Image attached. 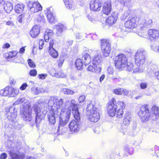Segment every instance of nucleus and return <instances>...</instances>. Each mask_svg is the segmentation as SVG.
<instances>
[{"instance_id": "37998d69", "label": "nucleus", "mask_w": 159, "mask_h": 159, "mask_svg": "<svg viewBox=\"0 0 159 159\" xmlns=\"http://www.w3.org/2000/svg\"><path fill=\"white\" fill-rule=\"evenodd\" d=\"M125 66L127 67V69L129 71H132L134 68L133 64L131 63H127Z\"/></svg>"}, {"instance_id": "aec40b11", "label": "nucleus", "mask_w": 159, "mask_h": 159, "mask_svg": "<svg viewBox=\"0 0 159 159\" xmlns=\"http://www.w3.org/2000/svg\"><path fill=\"white\" fill-rule=\"evenodd\" d=\"M111 4L110 1L105 2L103 7L102 12L104 14L108 15L110 13L111 11Z\"/></svg>"}, {"instance_id": "7ed1b4c3", "label": "nucleus", "mask_w": 159, "mask_h": 159, "mask_svg": "<svg viewBox=\"0 0 159 159\" xmlns=\"http://www.w3.org/2000/svg\"><path fill=\"white\" fill-rule=\"evenodd\" d=\"M72 113L74 118L77 121L73 120L70 122L69 127L70 131L72 133H76L78 132L80 129H84V128L80 124V118L78 109L73 111Z\"/></svg>"}, {"instance_id": "7c9ffc66", "label": "nucleus", "mask_w": 159, "mask_h": 159, "mask_svg": "<svg viewBox=\"0 0 159 159\" xmlns=\"http://www.w3.org/2000/svg\"><path fill=\"white\" fill-rule=\"evenodd\" d=\"M53 34L52 30H47L45 33L44 38L45 41L48 42L50 39H51Z\"/></svg>"}, {"instance_id": "2eb2a0df", "label": "nucleus", "mask_w": 159, "mask_h": 159, "mask_svg": "<svg viewBox=\"0 0 159 159\" xmlns=\"http://www.w3.org/2000/svg\"><path fill=\"white\" fill-rule=\"evenodd\" d=\"M102 5V0H94L91 1L90 3V9L93 11H99L100 10Z\"/></svg>"}, {"instance_id": "c03bdc74", "label": "nucleus", "mask_w": 159, "mask_h": 159, "mask_svg": "<svg viewBox=\"0 0 159 159\" xmlns=\"http://www.w3.org/2000/svg\"><path fill=\"white\" fill-rule=\"evenodd\" d=\"M27 62L30 66L32 68H34L36 66V65L34 62L31 59H29L27 60Z\"/></svg>"}, {"instance_id": "cd10ccee", "label": "nucleus", "mask_w": 159, "mask_h": 159, "mask_svg": "<svg viewBox=\"0 0 159 159\" xmlns=\"http://www.w3.org/2000/svg\"><path fill=\"white\" fill-rule=\"evenodd\" d=\"M82 61L84 64L85 66L89 64L91 62L90 56L87 53H85L82 57Z\"/></svg>"}, {"instance_id": "bf43d9fd", "label": "nucleus", "mask_w": 159, "mask_h": 159, "mask_svg": "<svg viewBox=\"0 0 159 159\" xmlns=\"http://www.w3.org/2000/svg\"><path fill=\"white\" fill-rule=\"evenodd\" d=\"M17 53L16 51H13L12 52L10 53L9 54V57L11 58H12L16 56Z\"/></svg>"}, {"instance_id": "b1692460", "label": "nucleus", "mask_w": 159, "mask_h": 159, "mask_svg": "<svg viewBox=\"0 0 159 159\" xmlns=\"http://www.w3.org/2000/svg\"><path fill=\"white\" fill-rule=\"evenodd\" d=\"M102 62V57L100 55H98L94 56L92 61V63L93 65L96 66H99Z\"/></svg>"}, {"instance_id": "0e129e2a", "label": "nucleus", "mask_w": 159, "mask_h": 159, "mask_svg": "<svg viewBox=\"0 0 159 159\" xmlns=\"http://www.w3.org/2000/svg\"><path fill=\"white\" fill-rule=\"evenodd\" d=\"M7 157V155L6 153H2L0 155V159H6Z\"/></svg>"}, {"instance_id": "6e6d98bb", "label": "nucleus", "mask_w": 159, "mask_h": 159, "mask_svg": "<svg viewBox=\"0 0 159 159\" xmlns=\"http://www.w3.org/2000/svg\"><path fill=\"white\" fill-rule=\"evenodd\" d=\"M54 44V40L53 39H52L50 41L49 43V49H51L52 48H53V45Z\"/></svg>"}, {"instance_id": "e2e57ef3", "label": "nucleus", "mask_w": 159, "mask_h": 159, "mask_svg": "<svg viewBox=\"0 0 159 159\" xmlns=\"http://www.w3.org/2000/svg\"><path fill=\"white\" fill-rule=\"evenodd\" d=\"M113 69L112 67H108L107 68V73L109 74H112L113 72Z\"/></svg>"}, {"instance_id": "473e14b6", "label": "nucleus", "mask_w": 159, "mask_h": 159, "mask_svg": "<svg viewBox=\"0 0 159 159\" xmlns=\"http://www.w3.org/2000/svg\"><path fill=\"white\" fill-rule=\"evenodd\" d=\"M24 7L25 5L24 4H18L15 7V11L16 13H20L23 11Z\"/></svg>"}, {"instance_id": "6ab92c4d", "label": "nucleus", "mask_w": 159, "mask_h": 159, "mask_svg": "<svg viewBox=\"0 0 159 159\" xmlns=\"http://www.w3.org/2000/svg\"><path fill=\"white\" fill-rule=\"evenodd\" d=\"M1 5H3L4 9L7 13H10L13 9L11 3L8 2H5L3 0H0V6Z\"/></svg>"}, {"instance_id": "f8f14e48", "label": "nucleus", "mask_w": 159, "mask_h": 159, "mask_svg": "<svg viewBox=\"0 0 159 159\" xmlns=\"http://www.w3.org/2000/svg\"><path fill=\"white\" fill-rule=\"evenodd\" d=\"M27 3L28 7L32 13H35L42 9V7L38 2L29 1Z\"/></svg>"}, {"instance_id": "20e7f679", "label": "nucleus", "mask_w": 159, "mask_h": 159, "mask_svg": "<svg viewBox=\"0 0 159 159\" xmlns=\"http://www.w3.org/2000/svg\"><path fill=\"white\" fill-rule=\"evenodd\" d=\"M117 104L122 110L125 109L126 106L124 102L118 101L116 103L115 98H113L107 103L108 113L110 116L113 117L116 115L117 107Z\"/></svg>"}, {"instance_id": "338daca9", "label": "nucleus", "mask_w": 159, "mask_h": 159, "mask_svg": "<svg viewBox=\"0 0 159 159\" xmlns=\"http://www.w3.org/2000/svg\"><path fill=\"white\" fill-rule=\"evenodd\" d=\"M142 71V70L141 69H140V68L137 67L136 68L134 69L133 72L134 73H138L141 72Z\"/></svg>"}, {"instance_id": "4c0bfd02", "label": "nucleus", "mask_w": 159, "mask_h": 159, "mask_svg": "<svg viewBox=\"0 0 159 159\" xmlns=\"http://www.w3.org/2000/svg\"><path fill=\"white\" fill-rule=\"evenodd\" d=\"M53 76L57 78H64L66 77V75L62 71L60 70L58 72L55 73Z\"/></svg>"}, {"instance_id": "423d86ee", "label": "nucleus", "mask_w": 159, "mask_h": 159, "mask_svg": "<svg viewBox=\"0 0 159 159\" xmlns=\"http://www.w3.org/2000/svg\"><path fill=\"white\" fill-rule=\"evenodd\" d=\"M8 111L7 112V116L8 120L12 122L11 124L13 128L17 129L20 128V125L17 121H15L17 116V111L15 108L11 107L9 108H7Z\"/></svg>"}, {"instance_id": "4be33fe9", "label": "nucleus", "mask_w": 159, "mask_h": 159, "mask_svg": "<svg viewBox=\"0 0 159 159\" xmlns=\"http://www.w3.org/2000/svg\"><path fill=\"white\" fill-rule=\"evenodd\" d=\"M118 18L115 12L112 14L111 16H109L107 19V23L110 25L112 26L116 21Z\"/></svg>"}, {"instance_id": "58836bf2", "label": "nucleus", "mask_w": 159, "mask_h": 159, "mask_svg": "<svg viewBox=\"0 0 159 159\" xmlns=\"http://www.w3.org/2000/svg\"><path fill=\"white\" fill-rule=\"evenodd\" d=\"M152 20H149L145 21L143 24V27L141 26L143 28H146L148 26L151 25L152 23Z\"/></svg>"}, {"instance_id": "13d9d810", "label": "nucleus", "mask_w": 159, "mask_h": 159, "mask_svg": "<svg viewBox=\"0 0 159 159\" xmlns=\"http://www.w3.org/2000/svg\"><path fill=\"white\" fill-rule=\"evenodd\" d=\"M131 12L130 10H128L125 12L124 14V17L126 18L128 15H129Z\"/></svg>"}, {"instance_id": "6e6552de", "label": "nucleus", "mask_w": 159, "mask_h": 159, "mask_svg": "<svg viewBox=\"0 0 159 159\" xmlns=\"http://www.w3.org/2000/svg\"><path fill=\"white\" fill-rule=\"evenodd\" d=\"M71 111V109L69 108L60 111L59 122L61 126H65L68 122L70 117Z\"/></svg>"}, {"instance_id": "412c9836", "label": "nucleus", "mask_w": 159, "mask_h": 159, "mask_svg": "<svg viewBox=\"0 0 159 159\" xmlns=\"http://www.w3.org/2000/svg\"><path fill=\"white\" fill-rule=\"evenodd\" d=\"M40 26L38 25H35L31 30L30 34L32 38H36L40 33Z\"/></svg>"}, {"instance_id": "39448f33", "label": "nucleus", "mask_w": 159, "mask_h": 159, "mask_svg": "<svg viewBox=\"0 0 159 159\" xmlns=\"http://www.w3.org/2000/svg\"><path fill=\"white\" fill-rule=\"evenodd\" d=\"M86 110L88 114L89 120L92 122H97L100 119V114L98 108L95 107L94 103L91 102L88 105Z\"/></svg>"}, {"instance_id": "864d4df0", "label": "nucleus", "mask_w": 159, "mask_h": 159, "mask_svg": "<svg viewBox=\"0 0 159 159\" xmlns=\"http://www.w3.org/2000/svg\"><path fill=\"white\" fill-rule=\"evenodd\" d=\"M12 90L13 97H14L15 95H17L19 93V90L18 89H15L12 88Z\"/></svg>"}, {"instance_id": "de8ad7c7", "label": "nucleus", "mask_w": 159, "mask_h": 159, "mask_svg": "<svg viewBox=\"0 0 159 159\" xmlns=\"http://www.w3.org/2000/svg\"><path fill=\"white\" fill-rule=\"evenodd\" d=\"M37 74V72L35 69L31 70L29 72V75L32 76H35Z\"/></svg>"}, {"instance_id": "4d7b16f0", "label": "nucleus", "mask_w": 159, "mask_h": 159, "mask_svg": "<svg viewBox=\"0 0 159 159\" xmlns=\"http://www.w3.org/2000/svg\"><path fill=\"white\" fill-rule=\"evenodd\" d=\"M159 149V148L156 145L154 147V150L155 151L154 153V154H152L153 156H156L157 157H158V156L157 155V153H156L157 150H158Z\"/></svg>"}, {"instance_id": "4468645a", "label": "nucleus", "mask_w": 159, "mask_h": 159, "mask_svg": "<svg viewBox=\"0 0 159 159\" xmlns=\"http://www.w3.org/2000/svg\"><path fill=\"white\" fill-rule=\"evenodd\" d=\"M34 108L36 114L35 123L38 125L43 118L44 116L42 115L40 107H38L37 105L34 106Z\"/></svg>"}, {"instance_id": "bb28decb", "label": "nucleus", "mask_w": 159, "mask_h": 159, "mask_svg": "<svg viewBox=\"0 0 159 159\" xmlns=\"http://www.w3.org/2000/svg\"><path fill=\"white\" fill-rule=\"evenodd\" d=\"M57 98L55 97H51L50 98L48 102V105L49 108V110L54 111L52 109V107L56 104Z\"/></svg>"}, {"instance_id": "c85d7f7f", "label": "nucleus", "mask_w": 159, "mask_h": 159, "mask_svg": "<svg viewBox=\"0 0 159 159\" xmlns=\"http://www.w3.org/2000/svg\"><path fill=\"white\" fill-rule=\"evenodd\" d=\"M94 67H93L91 65H89V66L87 68V70L91 72L98 73L101 72V68L100 66L98 67L96 66V65H94Z\"/></svg>"}, {"instance_id": "f257e3e1", "label": "nucleus", "mask_w": 159, "mask_h": 159, "mask_svg": "<svg viewBox=\"0 0 159 159\" xmlns=\"http://www.w3.org/2000/svg\"><path fill=\"white\" fill-rule=\"evenodd\" d=\"M138 115L142 122H146L152 120H156L159 116L158 107L153 106L150 110L148 105H143L140 107Z\"/></svg>"}, {"instance_id": "49530a36", "label": "nucleus", "mask_w": 159, "mask_h": 159, "mask_svg": "<svg viewBox=\"0 0 159 159\" xmlns=\"http://www.w3.org/2000/svg\"><path fill=\"white\" fill-rule=\"evenodd\" d=\"M43 89L40 88H36L33 89L34 93L35 94H38L42 91Z\"/></svg>"}, {"instance_id": "79ce46f5", "label": "nucleus", "mask_w": 159, "mask_h": 159, "mask_svg": "<svg viewBox=\"0 0 159 159\" xmlns=\"http://www.w3.org/2000/svg\"><path fill=\"white\" fill-rule=\"evenodd\" d=\"M123 89L122 88L115 89L113 90V93L116 94L121 95L123 92Z\"/></svg>"}, {"instance_id": "603ef678", "label": "nucleus", "mask_w": 159, "mask_h": 159, "mask_svg": "<svg viewBox=\"0 0 159 159\" xmlns=\"http://www.w3.org/2000/svg\"><path fill=\"white\" fill-rule=\"evenodd\" d=\"M44 44V42L42 39H40L39 42V48L40 49H42L43 48V46Z\"/></svg>"}, {"instance_id": "72a5a7b5", "label": "nucleus", "mask_w": 159, "mask_h": 159, "mask_svg": "<svg viewBox=\"0 0 159 159\" xmlns=\"http://www.w3.org/2000/svg\"><path fill=\"white\" fill-rule=\"evenodd\" d=\"M59 125L57 129V133L58 135H64V134L67 130V128L65 127H63V126L61 127Z\"/></svg>"}, {"instance_id": "5701e85b", "label": "nucleus", "mask_w": 159, "mask_h": 159, "mask_svg": "<svg viewBox=\"0 0 159 159\" xmlns=\"http://www.w3.org/2000/svg\"><path fill=\"white\" fill-rule=\"evenodd\" d=\"M44 13L47 16L48 20L50 23H52L54 22L55 20V16L51 10L47 9L44 11Z\"/></svg>"}, {"instance_id": "9d476101", "label": "nucleus", "mask_w": 159, "mask_h": 159, "mask_svg": "<svg viewBox=\"0 0 159 159\" xmlns=\"http://www.w3.org/2000/svg\"><path fill=\"white\" fill-rule=\"evenodd\" d=\"M101 49L104 57L109 56L111 51V43L109 40L103 39L101 41Z\"/></svg>"}, {"instance_id": "2f4dec72", "label": "nucleus", "mask_w": 159, "mask_h": 159, "mask_svg": "<svg viewBox=\"0 0 159 159\" xmlns=\"http://www.w3.org/2000/svg\"><path fill=\"white\" fill-rule=\"evenodd\" d=\"M132 120L131 116L129 113H126L124 116L123 120V124L126 125H128Z\"/></svg>"}, {"instance_id": "680f3d73", "label": "nucleus", "mask_w": 159, "mask_h": 159, "mask_svg": "<svg viewBox=\"0 0 159 159\" xmlns=\"http://www.w3.org/2000/svg\"><path fill=\"white\" fill-rule=\"evenodd\" d=\"M138 34L140 36L143 38H146V33L144 32H139L138 33Z\"/></svg>"}, {"instance_id": "9b49d317", "label": "nucleus", "mask_w": 159, "mask_h": 159, "mask_svg": "<svg viewBox=\"0 0 159 159\" xmlns=\"http://www.w3.org/2000/svg\"><path fill=\"white\" fill-rule=\"evenodd\" d=\"M20 111L22 117L24 120L26 121H30L32 120V109L30 108V106H27L24 108H21Z\"/></svg>"}, {"instance_id": "f3484780", "label": "nucleus", "mask_w": 159, "mask_h": 159, "mask_svg": "<svg viewBox=\"0 0 159 159\" xmlns=\"http://www.w3.org/2000/svg\"><path fill=\"white\" fill-rule=\"evenodd\" d=\"M149 39L151 40L158 39L159 37V32L158 30L150 29L148 31Z\"/></svg>"}, {"instance_id": "ddd939ff", "label": "nucleus", "mask_w": 159, "mask_h": 159, "mask_svg": "<svg viewBox=\"0 0 159 159\" xmlns=\"http://www.w3.org/2000/svg\"><path fill=\"white\" fill-rule=\"evenodd\" d=\"M60 113L56 111L49 110L48 114V118L50 125H54L56 123V118L59 116Z\"/></svg>"}, {"instance_id": "393cba45", "label": "nucleus", "mask_w": 159, "mask_h": 159, "mask_svg": "<svg viewBox=\"0 0 159 159\" xmlns=\"http://www.w3.org/2000/svg\"><path fill=\"white\" fill-rule=\"evenodd\" d=\"M66 7L72 10H74L76 6L73 0H63Z\"/></svg>"}, {"instance_id": "09e8293b", "label": "nucleus", "mask_w": 159, "mask_h": 159, "mask_svg": "<svg viewBox=\"0 0 159 159\" xmlns=\"http://www.w3.org/2000/svg\"><path fill=\"white\" fill-rule=\"evenodd\" d=\"M64 57L63 56L61 57L60 58L58 62V66L59 67H61L64 62Z\"/></svg>"}, {"instance_id": "a18cd8bd", "label": "nucleus", "mask_w": 159, "mask_h": 159, "mask_svg": "<svg viewBox=\"0 0 159 159\" xmlns=\"http://www.w3.org/2000/svg\"><path fill=\"white\" fill-rule=\"evenodd\" d=\"M131 0H123V5L127 7H130L131 5Z\"/></svg>"}, {"instance_id": "5fc2aeb1", "label": "nucleus", "mask_w": 159, "mask_h": 159, "mask_svg": "<svg viewBox=\"0 0 159 159\" xmlns=\"http://www.w3.org/2000/svg\"><path fill=\"white\" fill-rule=\"evenodd\" d=\"M9 92L8 97H13L12 88L9 86Z\"/></svg>"}, {"instance_id": "69168bd1", "label": "nucleus", "mask_w": 159, "mask_h": 159, "mask_svg": "<svg viewBox=\"0 0 159 159\" xmlns=\"http://www.w3.org/2000/svg\"><path fill=\"white\" fill-rule=\"evenodd\" d=\"M27 86L28 85L26 83H23L20 86V89L21 90H24L26 89Z\"/></svg>"}, {"instance_id": "a878e982", "label": "nucleus", "mask_w": 159, "mask_h": 159, "mask_svg": "<svg viewBox=\"0 0 159 159\" xmlns=\"http://www.w3.org/2000/svg\"><path fill=\"white\" fill-rule=\"evenodd\" d=\"M124 151L125 152V153L124 154V156H128V154L131 155L134 152V149L133 148L128 145H125L124 146Z\"/></svg>"}, {"instance_id": "a19ab883", "label": "nucleus", "mask_w": 159, "mask_h": 159, "mask_svg": "<svg viewBox=\"0 0 159 159\" xmlns=\"http://www.w3.org/2000/svg\"><path fill=\"white\" fill-rule=\"evenodd\" d=\"M116 113V116L117 117L119 118H121L122 117L124 111L123 110L121 109H119Z\"/></svg>"}, {"instance_id": "f704fd0d", "label": "nucleus", "mask_w": 159, "mask_h": 159, "mask_svg": "<svg viewBox=\"0 0 159 159\" xmlns=\"http://www.w3.org/2000/svg\"><path fill=\"white\" fill-rule=\"evenodd\" d=\"M83 64L81 59L80 58L77 59L75 62L76 66L78 70L82 69Z\"/></svg>"}, {"instance_id": "c9c22d12", "label": "nucleus", "mask_w": 159, "mask_h": 159, "mask_svg": "<svg viewBox=\"0 0 159 159\" xmlns=\"http://www.w3.org/2000/svg\"><path fill=\"white\" fill-rule=\"evenodd\" d=\"M9 86H7L3 89L0 90V95L2 96L8 97Z\"/></svg>"}, {"instance_id": "f03ea898", "label": "nucleus", "mask_w": 159, "mask_h": 159, "mask_svg": "<svg viewBox=\"0 0 159 159\" xmlns=\"http://www.w3.org/2000/svg\"><path fill=\"white\" fill-rule=\"evenodd\" d=\"M70 107L72 108V112L73 111L78 109L77 104L75 103V100H71L70 101L67 100L65 102L63 99L62 98L58 99L57 98L56 104L52 107V109L55 111L59 112L60 113V111L62 109Z\"/></svg>"}, {"instance_id": "8fccbe9b", "label": "nucleus", "mask_w": 159, "mask_h": 159, "mask_svg": "<svg viewBox=\"0 0 159 159\" xmlns=\"http://www.w3.org/2000/svg\"><path fill=\"white\" fill-rule=\"evenodd\" d=\"M47 76L48 75L46 74H39L38 75V78L39 79L44 80L47 77Z\"/></svg>"}, {"instance_id": "ea45409f", "label": "nucleus", "mask_w": 159, "mask_h": 159, "mask_svg": "<svg viewBox=\"0 0 159 159\" xmlns=\"http://www.w3.org/2000/svg\"><path fill=\"white\" fill-rule=\"evenodd\" d=\"M62 91L65 94L72 95L74 93V92L73 91L66 88L63 89H62Z\"/></svg>"}, {"instance_id": "1a4fd4ad", "label": "nucleus", "mask_w": 159, "mask_h": 159, "mask_svg": "<svg viewBox=\"0 0 159 159\" xmlns=\"http://www.w3.org/2000/svg\"><path fill=\"white\" fill-rule=\"evenodd\" d=\"M127 61L126 56L123 54H120L116 56L114 60L116 67L119 69L125 67Z\"/></svg>"}, {"instance_id": "dca6fc26", "label": "nucleus", "mask_w": 159, "mask_h": 159, "mask_svg": "<svg viewBox=\"0 0 159 159\" xmlns=\"http://www.w3.org/2000/svg\"><path fill=\"white\" fill-rule=\"evenodd\" d=\"M136 21L134 17H129L125 24L126 28L130 29L134 28L136 26Z\"/></svg>"}, {"instance_id": "a211bd4d", "label": "nucleus", "mask_w": 159, "mask_h": 159, "mask_svg": "<svg viewBox=\"0 0 159 159\" xmlns=\"http://www.w3.org/2000/svg\"><path fill=\"white\" fill-rule=\"evenodd\" d=\"M22 104L21 108L26 107L27 106H30L29 101L24 98H18L14 103V105H16L19 104Z\"/></svg>"}, {"instance_id": "052dcab7", "label": "nucleus", "mask_w": 159, "mask_h": 159, "mask_svg": "<svg viewBox=\"0 0 159 159\" xmlns=\"http://www.w3.org/2000/svg\"><path fill=\"white\" fill-rule=\"evenodd\" d=\"M140 86L141 89H144L147 87V84L146 83H142L140 84Z\"/></svg>"}, {"instance_id": "0eeeda50", "label": "nucleus", "mask_w": 159, "mask_h": 159, "mask_svg": "<svg viewBox=\"0 0 159 159\" xmlns=\"http://www.w3.org/2000/svg\"><path fill=\"white\" fill-rule=\"evenodd\" d=\"M147 52L143 49L137 50L135 55V64L138 67H142L145 63V57Z\"/></svg>"}, {"instance_id": "c756f323", "label": "nucleus", "mask_w": 159, "mask_h": 159, "mask_svg": "<svg viewBox=\"0 0 159 159\" xmlns=\"http://www.w3.org/2000/svg\"><path fill=\"white\" fill-rule=\"evenodd\" d=\"M56 30V33L58 36H60L64 30L66 29L65 26L62 24H59L55 26V28Z\"/></svg>"}, {"instance_id": "774afa93", "label": "nucleus", "mask_w": 159, "mask_h": 159, "mask_svg": "<svg viewBox=\"0 0 159 159\" xmlns=\"http://www.w3.org/2000/svg\"><path fill=\"white\" fill-rule=\"evenodd\" d=\"M85 98V97L84 95H82L80 96L79 98V101L80 102H83Z\"/></svg>"}, {"instance_id": "3c124183", "label": "nucleus", "mask_w": 159, "mask_h": 159, "mask_svg": "<svg viewBox=\"0 0 159 159\" xmlns=\"http://www.w3.org/2000/svg\"><path fill=\"white\" fill-rule=\"evenodd\" d=\"M147 131L149 132H154L155 131L154 128L151 126L148 125V126L145 127Z\"/></svg>"}, {"instance_id": "e433bc0d", "label": "nucleus", "mask_w": 159, "mask_h": 159, "mask_svg": "<svg viewBox=\"0 0 159 159\" xmlns=\"http://www.w3.org/2000/svg\"><path fill=\"white\" fill-rule=\"evenodd\" d=\"M49 52L50 55L54 58H57L58 55V52L54 48H52L49 49Z\"/></svg>"}]
</instances>
